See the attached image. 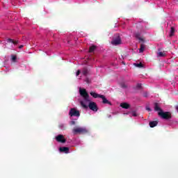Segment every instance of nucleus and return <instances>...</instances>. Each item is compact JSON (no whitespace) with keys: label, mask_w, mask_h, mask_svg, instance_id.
Returning a JSON list of instances; mask_svg holds the SVG:
<instances>
[{"label":"nucleus","mask_w":178,"mask_h":178,"mask_svg":"<svg viewBox=\"0 0 178 178\" xmlns=\"http://www.w3.org/2000/svg\"><path fill=\"white\" fill-rule=\"evenodd\" d=\"M144 97H145V98H147V97H148V93H145V94H144Z\"/></svg>","instance_id":"c756f323"},{"label":"nucleus","mask_w":178,"mask_h":178,"mask_svg":"<svg viewBox=\"0 0 178 178\" xmlns=\"http://www.w3.org/2000/svg\"><path fill=\"white\" fill-rule=\"evenodd\" d=\"M8 42H12L13 44H14V45H17V44H19V41L13 40L10 38L8 39Z\"/></svg>","instance_id":"f3484780"},{"label":"nucleus","mask_w":178,"mask_h":178,"mask_svg":"<svg viewBox=\"0 0 178 178\" xmlns=\"http://www.w3.org/2000/svg\"><path fill=\"white\" fill-rule=\"evenodd\" d=\"M159 116H161L162 119H165V120H168V119H170L172 118V115L169 112H163L160 111L158 113Z\"/></svg>","instance_id":"20e7f679"},{"label":"nucleus","mask_w":178,"mask_h":178,"mask_svg":"<svg viewBox=\"0 0 178 178\" xmlns=\"http://www.w3.org/2000/svg\"><path fill=\"white\" fill-rule=\"evenodd\" d=\"M81 73L80 70H78V71L76 72V76H79Z\"/></svg>","instance_id":"c85d7f7f"},{"label":"nucleus","mask_w":178,"mask_h":178,"mask_svg":"<svg viewBox=\"0 0 178 178\" xmlns=\"http://www.w3.org/2000/svg\"><path fill=\"white\" fill-rule=\"evenodd\" d=\"M159 58H165L166 56V53L165 51H160L157 54Z\"/></svg>","instance_id":"4468645a"},{"label":"nucleus","mask_w":178,"mask_h":178,"mask_svg":"<svg viewBox=\"0 0 178 178\" xmlns=\"http://www.w3.org/2000/svg\"><path fill=\"white\" fill-rule=\"evenodd\" d=\"M90 95L93 97V98H99V97H101L102 95L97 94L95 92H91Z\"/></svg>","instance_id":"2eb2a0df"},{"label":"nucleus","mask_w":178,"mask_h":178,"mask_svg":"<svg viewBox=\"0 0 178 178\" xmlns=\"http://www.w3.org/2000/svg\"><path fill=\"white\" fill-rule=\"evenodd\" d=\"M23 47H24L23 44L20 45V46L19 47V49H22V48H23Z\"/></svg>","instance_id":"7c9ffc66"},{"label":"nucleus","mask_w":178,"mask_h":178,"mask_svg":"<svg viewBox=\"0 0 178 178\" xmlns=\"http://www.w3.org/2000/svg\"><path fill=\"white\" fill-rule=\"evenodd\" d=\"M146 111H148L149 112H151V108L146 106Z\"/></svg>","instance_id":"cd10ccee"},{"label":"nucleus","mask_w":178,"mask_h":178,"mask_svg":"<svg viewBox=\"0 0 178 178\" xmlns=\"http://www.w3.org/2000/svg\"><path fill=\"white\" fill-rule=\"evenodd\" d=\"M73 134H87L88 131L84 127H76L72 129Z\"/></svg>","instance_id":"f03ea898"},{"label":"nucleus","mask_w":178,"mask_h":178,"mask_svg":"<svg viewBox=\"0 0 178 178\" xmlns=\"http://www.w3.org/2000/svg\"><path fill=\"white\" fill-rule=\"evenodd\" d=\"M70 124L71 126H74V124H76V121H70Z\"/></svg>","instance_id":"393cba45"},{"label":"nucleus","mask_w":178,"mask_h":178,"mask_svg":"<svg viewBox=\"0 0 178 178\" xmlns=\"http://www.w3.org/2000/svg\"><path fill=\"white\" fill-rule=\"evenodd\" d=\"M135 37L137 38V40H139L140 42H145V41L144 38H141V34L140 33H135Z\"/></svg>","instance_id":"9d476101"},{"label":"nucleus","mask_w":178,"mask_h":178,"mask_svg":"<svg viewBox=\"0 0 178 178\" xmlns=\"http://www.w3.org/2000/svg\"><path fill=\"white\" fill-rule=\"evenodd\" d=\"M99 98L102 99L103 104H108V105H112V103H111V102L107 100L106 97H105L104 95H102L101 96H99Z\"/></svg>","instance_id":"6e6552de"},{"label":"nucleus","mask_w":178,"mask_h":178,"mask_svg":"<svg viewBox=\"0 0 178 178\" xmlns=\"http://www.w3.org/2000/svg\"><path fill=\"white\" fill-rule=\"evenodd\" d=\"M120 106H121V108H122L123 109H129V108H130V104H129V103L124 102L121 103Z\"/></svg>","instance_id":"9b49d317"},{"label":"nucleus","mask_w":178,"mask_h":178,"mask_svg":"<svg viewBox=\"0 0 178 178\" xmlns=\"http://www.w3.org/2000/svg\"><path fill=\"white\" fill-rule=\"evenodd\" d=\"M135 65L136 66V67H143V63H136V64H135Z\"/></svg>","instance_id":"b1692460"},{"label":"nucleus","mask_w":178,"mask_h":178,"mask_svg":"<svg viewBox=\"0 0 178 178\" xmlns=\"http://www.w3.org/2000/svg\"><path fill=\"white\" fill-rule=\"evenodd\" d=\"M149 126L152 128L156 127L158 126V120L149 122Z\"/></svg>","instance_id":"ddd939ff"},{"label":"nucleus","mask_w":178,"mask_h":178,"mask_svg":"<svg viewBox=\"0 0 178 178\" xmlns=\"http://www.w3.org/2000/svg\"><path fill=\"white\" fill-rule=\"evenodd\" d=\"M136 88H138V90H140V88H141V83H137V85H136Z\"/></svg>","instance_id":"a878e982"},{"label":"nucleus","mask_w":178,"mask_h":178,"mask_svg":"<svg viewBox=\"0 0 178 178\" xmlns=\"http://www.w3.org/2000/svg\"><path fill=\"white\" fill-rule=\"evenodd\" d=\"M154 111L156 112H161L163 111L162 108L159 106V104L158 103H154Z\"/></svg>","instance_id":"f8f14e48"},{"label":"nucleus","mask_w":178,"mask_h":178,"mask_svg":"<svg viewBox=\"0 0 178 178\" xmlns=\"http://www.w3.org/2000/svg\"><path fill=\"white\" fill-rule=\"evenodd\" d=\"M80 104L84 109H88L89 108V109H90V111H93V112L98 111V106H97V103L94 102H90L88 106L84 104V102H81Z\"/></svg>","instance_id":"f257e3e1"},{"label":"nucleus","mask_w":178,"mask_h":178,"mask_svg":"<svg viewBox=\"0 0 178 178\" xmlns=\"http://www.w3.org/2000/svg\"><path fill=\"white\" fill-rule=\"evenodd\" d=\"M59 127H60V129H61L62 130H65V129H66V127H65V124H60L59 125Z\"/></svg>","instance_id":"5701e85b"},{"label":"nucleus","mask_w":178,"mask_h":178,"mask_svg":"<svg viewBox=\"0 0 178 178\" xmlns=\"http://www.w3.org/2000/svg\"><path fill=\"white\" fill-rule=\"evenodd\" d=\"M11 58H12L11 59H12L13 62H16V59H17V57L16 56L12 55Z\"/></svg>","instance_id":"4be33fe9"},{"label":"nucleus","mask_w":178,"mask_h":178,"mask_svg":"<svg viewBox=\"0 0 178 178\" xmlns=\"http://www.w3.org/2000/svg\"><path fill=\"white\" fill-rule=\"evenodd\" d=\"M111 44L112 45H120V44H122V40L120 39V37L118 36L117 38L113 39Z\"/></svg>","instance_id":"0eeeda50"},{"label":"nucleus","mask_w":178,"mask_h":178,"mask_svg":"<svg viewBox=\"0 0 178 178\" xmlns=\"http://www.w3.org/2000/svg\"><path fill=\"white\" fill-rule=\"evenodd\" d=\"M145 49V44H140V48L139 49L140 54H143V52H144Z\"/></svg>","instance_id":"dca6fc26"},{"label":"nucleus","mask_w":178,"mask_h":178,"mask_svg":"<svg viewBox=\"0 0 178 178\" xmlns=\"http://www.w3.org/2000/svg\"><path fill=\"white\" fill-rule=\"evenodd\" d=\"M173 34H175V28L171 27V29L170 31V36L172 37L173 35Z\"/></svg>","instance_id":"aec40b11"},{"label":"nucleus","mask_w":178,"mask_h":178,"mask_svg":"<svg viewBox=\"0 0 178 178\" xmlns=\"http://www.w3.org/2000/svg\"><path fill=\"white\" fill-rule=\"evenodd\" d=\"M120 86L121 88H127V85H126V83H121L120 84Z\"/></svg>","instance_id":"412c9836"},{"label":"nucleus","mask_w":178,"mask_h":178,"mask_svg":"<svg viewBox=\"0 0 178 178\" xmlns=\"http://www.w3.org/2000/svg\"><path fill=\"white\" fill-rule=\"evenodd\" d=\"M95 49H97V46L95 45H92L91 47H90L89 48V52H94V51H95Z\"/></svg>","instance_id":"a211bd4d"},{"label":"nucleus","mask_w":178,"mask_h":178,"mask_svg":"<svg viewBox=\"0 0 178 178\" xmlns=\"http://www.w3.org/2000/svg\"><path fill=\"white\" fill-rule=\"evenodd\" d=\"M82 73L83 76H87V74H88V69H87V67H84Z\"/></svg>","instance_id":"6ab92c4d"},{"label":"nucleus","mask_w":178,"mask_h":178,"mask_svg":"<svg viewBox=\"0 0 178 178\" xmlns=\"http://www.w3.org/2000/svg\"><path fill=\"white\" fill-rule=\"evenodd\" d=\"M69 115L71 116V118L73 116L79 118L80 116V111L74 108H72L70 110Z\"/></svg>","instance_id":"39448f33"},{"label":"nucleus","mask_w":178,"mask_h":178,"mask_svg":"<svg viewBox=\"0 0 178 178\" xmlns=\"http://www.w3.org/2000/svg\"><path fill=\"white\" fill-rule=\"evenodd\" d=\"M60 152H64V154H69V147H60L59 148Z\"/></svg>","instance_id":"1a4fd4ad"},{"label":"nucleus","mask_w":178,"mask_h":178,"mask_svg":"<svg viewBox=\"0 0 178 178\" xmlns=\"http://www.w3.org/2000/svg\"><path fill=\"white\" fill-rule=\"evenodd\" d=\"M132 116H134V117L138 116L137 113H136L135 111H134V112L132 113Z\"/></svg>","instance_id":"bb28decb"},{"label":"nucleus","mask_w":178,"mask_h":178,"mask_svg":"<svg viewBox=\"0 0 178 178\" xmlns=\"http://www.w3.org/2000/svg\"><path fill=\"white\" fill-rule=\"evenodd\" d=\"M56 141L58 143H61L62 144H65L66 143V140L65 139V136L62 134H60L56 137Z\"/></svg>","instance_id":"423d86ee"},{"label":"nucleus","mask_w":178,"mask_h":178,"mask_svg":"<svg viewBox=\"0 0 178 178\" xmlns=\"http://www.w3.org/2000/svg\"><path fill=\"white\" fill-rule=\"evenodd\" d=\"M79 92L81 97H83V99L86 102H90V95H88V93L87 92V90L86 89H79Z\"/></svg>","instance_id":"7ed1b4c3"}]
</instances>
